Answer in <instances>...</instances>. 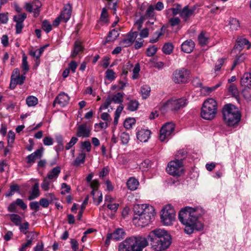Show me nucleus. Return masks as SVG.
I'll use <instances>...</instances> for the list:
<instances>
[{
	"label": "nucleus",
	"instance_id": "f257e3e1",
	"mask_svg": "<svg viewBox=\"0 0 251 251\" xmlns=\"http://www.w3.org/2000/svg\"><path fill=\"white\" fill-rule=\"evenodd\" d=\"M203 213L202 208L186 206L179 212L178 219L185 226L184 232L187 234H192L195 230L201 231L203 224L198 220L199 217Z\"/></svg>",
	"mask_w": 251,
	"mask_h": 251
},
{
	"label": "nucleus",
	"instance_id": "f03ea898",
	"mask_svg": "<svg viewBox=\"0 0 251 251\" xmlns=\"http://www.w3.org/2000/svg\"><path fill=\"white\" fill-rule=\"evenodd\" d=\"M133 211V223L138 226L148 225L154 219L155 214L153 207L148 204L135 205Z\"/></svg>",
	"mask_w": 251,
	"mask_h": 251
},
{
	"label": "nucleus",
	"instance_id": "7ed1b4c3",
	"mask_svg": "<svg viewBox=\"0 0 251 251\" xmlns=\"http://www.w3.org/2000/svg\"><path fill=\"white\" fill-rule=\"evenodd\" d=\"M148 245L147 237L140 235L133 236L120 243L118 251H143Z\"/></svg>",
	"mask_w": 251,
	"mask_h": 251
},
{
	"label": "nucleus",
	"instance_id": "20e7f679",
	"mask_svg": "<svg viewBox=\"0 0 251 251\" xmlns=\"http://www.w3.org/2000/svg\"><path fill=\"white\" fill-rule=\"evenodd\" d=\"M222 113L224 121L227 126H233L240 121V114L233 104H226L223 108Z\"/></svg>",
	"mask_w": 251,
	"mask_h": 251
},
{
	"label": "nucleus",
	"instance_id": "39448f33",
	"mask_svg": "<svg viewBox=\"0 0 251 251\" xmlns=\"http://www.w3.org/2000/svg\"><path fill=\"white\" fill-rule=\"evenodd\" d=\"M217 104L213 99H208L204 101L201 110V117L206 120L213 119L217 113Z\"/></svg>",
	"mask_w": 251,
	"mask_h": 251
},
{
	"label": "nucleus",
	"instance_id": "423d86ee",
	"mask_svg": "<svg viewBox=\"0 0 251 251\" xmlns=\"http://www.w3.org/2000/svg\"><path fill=\"white\" fill-rule=\"evenodd\" d=\"M190 71L185 68L175 70L172 75V80L176 84H185L190 79Z\"/></svg>",
	"mask_w": 251,
	"mask_h": 251
},
{
	"label": "nucleus",
	"instance_id": "0eeeda50",
	"mask_svg": "<svg viewBox=\"0 0 251 251\" xmlns=\"http://www.w3.org/2000/svg\"><path fill=\"white\" fill-rule=\"evenodd\" d=\"M176 212L171 204L164 206L161 212V220L163 225L170 226L175 219Z\"/></svg>",
	"mask_w": 251,
	"mask_h": 251
},
{
	"label": "nucleus",
	"instance_id": "6e6552de",
	"mask_svg": "<svg viewBox=\"0 0 251 251\" xmlns=\"http://www.w3.org/2000/svg\"><path fill=\"white\" fill-rule=\"evenodd\" d=\"M167 173L174 176H179L183 173L182 162L179 159L170 161L166 168Z\"/></svg>",
	"mask_w": 251,
	"mask_h": 251
},
{
	"label": "nucleus",
	"instance_id": "1a4fd4ad",
	"mask_svg": "<svg viewBox=\"0 0 251 251\" xmlns=\"http://www.w3.org/2000/svg\"><path fill=\"white\" fill-rule=\"evenodd\" d=\"M171 235H167L164 238L152 241L151 244V248L155 251H163L168 249L171 245Z\"/></svg>",
	"mask_w": 251,
	"mask_h": 251
},
{
	"label": "nucleus",
	"instance_id": "9d476101",
	"mask_svg": "<svg viewBox=\"0 0 251 251\" xmlns=\"http://www.w3.org/2000/svg\"><path fill=\"white\" fill-rule=\"evenodd\" d=\"M154 6L153 5H150L147 9L145 14L140 16L139 19L135 23L137 27V29L140 30L142 27V24L146 20L156 21V15L154 12Z\"/></svg>",
	"mask_w": 251,
	"mask_h": 251
},
{
	"label": "nucleus",
	"instance_id": "9b49d317",
	"mask_svg": "<svg viewBox=\"0 0 251 251\" xmlns=\"http://www.w3.org/2000/svg\"><path fill=\"white\" fill-rule=\"evenodd\" d=\"M186 105V100L184 98L170 100H168L162 106V110L169 109L177 110Z\"/></svg>",
	"mask_w": 251,
	"mask_h": 251
},
{
	"label": "nucleus",
	"instance_id": "f8f14e48",
	"mask_svg": "<svg viewBox=\"0 0 251 251\" xmlns=\"http://www.w3.org/2000/svg\"><path fill=\"white\" fill-rule=\"evenodd\" d=\"M175 125L171 122L167 123L160 130L159 139L161 141H164L169 138L175 130Z\"/></svg>",
	"mask_w": 251,
	"mask_h": 251
},
{
	"label": "nucleus",
	"instance_id": "ddd939ff",
	"mask_svg": "<svg viewBox=\"0 0 251 251\" xmlns=\"http://www.w3.org/2000/svg\"><path fill=\"white\" fill-rule=\"evenodd\" d=\"M167 235L170 234L166 230L161 228H155L150 232L147 239L148 238L151 242L152 241L160 239L161 237V239L164 238Z\"/></svg>",
	"mask_w": 251,
	"mask_h": 251
},
{
	"label": "nucleus",
	"instance_id": "4468645a",
	"mask_svg": "<svg viewBox=\"0 0 251 251\" xmlns=\"http://www.w3.org/2000/svg\"><path fill=\"white\" fill-rule=\"evenodd\" d=\"M42 4L38 0H35L31 3H26L25 8L29 12H33L34 17H37L40 11V7Z\"/></svg>",
	"mask_w": 251,
	"mask_h": 251
},
{
	"label": "nucleus",
	"instance_id": "2eb2a0df",
	"mask_svg": "<svg viewBox=\"0 0 251 251\" xmlns=\"http://www.w3.org/2000/svg\"><path fill=\"white\" fill-rule=\"evenodd\" d=\"M245 47H246L247 50H249L251 47V44L246 38L242 36L238 37L236 40L234 50L240 51Z\"/></svg>",
	"mask_w": 251,
	"mask_h": 251
},
{
	"label": "nucleus",
	"instance_id": "dca6fc26",
	"mask_svg": "<svg viewBox=\"0 0 251 251\" xmlns=\"http://www.w3.org/2000/svg\"><path fill=\"white\" fill-rule=\"evenodd\" d=\"M70 100V97L64 92L59 94L54 99L52 105L54 107L56 104L63 107L67 105Z\"/></svg>",
	"mask_w": 251,
	"mask_h": 251
},
{
	"label": "nucleus",
	"instance_id": "f3484780",
	"mask_svg": "<svg viewBox=\"0 0 251 251\" xmlns=\"http://www.w3.org/2000/svg\"><path fill=\"white\" fill-rule=\"evenodd\" d=\"M91 128L86 124H83L77 127L76 136L78 137L88 138L91 135Z\"/></svg>",
	"mask_w": 251,
	"mask_h": 251
},
{
	"label": "nucleus",
	"instance_id": "a211bd4d",
	"mask_svg": "<svg viewBox=\"0 0 251 251\" xmlns=\"http://www.w3.org/2000/svg\"><path fill=\"white\" fill-rule=\"evenodd\" d=\"M43 151L44 148L42 147L28 155L26 157L27 163L32 164L35 163L36 159L40 158L42 156Z\"/></svg>",
	"mask_w": 251,
	"mask_h": 251
},
{
	"label": "nucleus",
	"instance_id": "6ab92c4d",
	"mask_svg": "<svg viewBox=\"0 0 251 251\" xmlns=\"http://www.w3.org/2000/svg\"><path fill=\"white\" fill-rule=\"evenodd\" d=\"M151 131L149 129H141L136 133L138 140L142 142H146L150 138Z\"/></svg>",
	"mask_w": 251,
	"mask_h": 251
},
{
	"label": "nucleus",
	"instance_id": "aec40b11",
	"mask_svg": "<svg viewBox=\"0 0 251 251\" xmlns=\"http://www.w3.org/2000/svg\"><path fill=\"white\" fill-rule=\"evenodd\" d=\"M72 6L70 3H67L65 5L63 10L61 13L60 16L62 17V20L66 23L70 19L72 13Z\"/></svg>",
	"mask_w": 251,
	"mask_h": 251
},
{
	"label": "nucleus",
	"instance_id": "412c9836",
	"mask_svg": "<svg viewBox=\"0 0 251 251\" xmlns=\"http://www.w3.org/2000/svg\"><path fill=\"white\" fill-rule=\"evenodd\" d=\"M195 46V43L193 41L190 39L184 41L181 44V49L182 51L183 52L187 53H190L193 51Z\"/></svg>",
	"mask_w": 251,
	"mask_h": 251
},
{
	"label": "nucleus",
	"instance_id": "4be33fe9",
	"mask_svg": "<svg viewBox=\"0 0 251 251\" xmlns=\"http://www.w3.org/2000/svg\"><path fill=\"white\" fill-rule=\"evenodd\" d=\"M194 12V9H189V6L186 5L183 7L180 12V16L186 22L193 14Z\"/></svg>",
	"mask_w": 251,
	"mask_h": 251
},
{
	"label": "nucleus",
	"instance_id": "5701e85b",
	"mask_svg": "<svg viewBox=\"0 0 251 251\" xmlns=\"http://www.w3.org/2000/svg\"><path fill=\"white\" fill-rule=\"evenodd\" d=\"M240 84L243 87L251 88V73H245L241 77Z\"/></svg>",
	"mask_w": 251,
	"mask_h": 251
},
{
	"label": "nucleus",
	"instance_id": "b1692460",
	"mask_svg": "<svg viewBox=\"0 0 251 251\" xmlns=\"http://www.w3.org/2000/svg\"><path fill=\"white\" fill-rule=\"evenodd\" d=\"M83 50V47L82 46L81 43L79 41H76L75 42L74 46V50H73L71 57L72 58L75 57L80 52Z\"/></svg>",
	"mask_w": 251,
	"mask_h": 251
},
{
	"label": "nucleus",
	"instance_id": "393cba45",
	"mask_svg": "<svg viewBox=\"0 0 251 251\" xmlns=\"http://www.w3.org/2000/svg\"><path fill=\"white\" fill-rule=\"evenodd\" d=\"M110 234V236H112V239L119 241L124 237L125 232L123 229L118 228Z\"/></svg>",
	"mask_w": 251,
	"mask_h": 251
},
{
	"label": "nucleus",
	"instance_id": "a878e982",
	"mask_svg": "<svg viewBox=\"0 0 251 251\" xmlns=\"http://www.w3.org/2000/svg\"><path fill=\"white\" fill-rule=\"evenodd\" d=\"M61 172V168L59 166H57L53 168L49 172L47 175V177L49 179H56L58 176Z\"/></svg>",
	"mask_w": 251,
	"mask_h": 251
},
{
	"label": "nucleus",
	"instance_id": "bb28decb",
	"mask_svg": "<svg viewBox=\"0 0 251 251\" xmlns=\"http://www.w3.org/2000/svg\"><path fill=\"white\" fill-rule=\"evenodd\" d=\"M39 195V184L36 183L33 186L31 194L28 197V200L31 201L38 197Z\"/></svg>",
	"mask_w": 251,
	"mask_h": 251
},
{
	"label": "nucleus",
	"instance_id": "cd10ccee",
	"mask_svg": "<svg viewBox=\"0 0 251 251\" xmlns=\"http://www.w3.org/2000/svg\"><path fill=\"white\" fill-rule=\"evenodd\" d=\"M138 185V181L134 177L129 178L126 182L128 188L131 191L135 190Z\"/></svg>",
	"mask_w": 251,
	"mask_h": 251
},
{
	"label": "nucleus",
	"instance_id": "c85d7f7f",
	"mask_svg": "<svg viewBox=\"0 0 251 251\" xmlns=\"http://www.w3.org/2000/svg\"><path fill=\"white\" fill-rule=\"evenodd\" d=\"M91 194L93 196L94 202L99 205L102 200V193L100 191L95 192L94 190L91 191Z\"/></svg>",
	"mask_w": 251,
	"mask_h": 251
},
{
	"label": "nucleus",
	"instance_id": "c756f323",
	"mask_svg": "<svg viewBox=\"0 0 251 251\" xmlns=\"http://www.w3.org/2000/svg\"><path fill=\"white\" fill-rule=\"evenodd\" d=\"M119 36L118 31L114 29L110 31L106 38L107 42H110L115 41Z\"/></svg>",
	"mask_w": 251,
	"mask_h": 251
},
{
	"label": "nucleus",
	"instance_id": "7c9ffc66",
	"mask_svg": "<svg viewBox=\"0 0 251 251\" xmlns=\"http://www.w3.org/2000/svg\"><path fill=\"white\" fill-rule=\"evenodd\" d=\"M208 37L203 31L201 32L198 37L199 44L201 46L206 45L208 42Z\"/></svg>",
	"mask_w": 251,
	"mask_h": 251
},
{
	"label": "nucleus",
	"instance_id": "2f4dec72",
	"mask_svg": "<svg viewBox=\"0 0 251 251\" xmlns=\"http://www.w3.org/2000/svg\"><path fill=\"white\" fill-rule=\"evenodd\" d=\"M228 26L231 31H236L240 27L239 21L236 18H232L230 19Z\"/></svg>",
	"mask_w": 251,
	"mask_h": 251
},
{
	"label": "nucleus",
	"instance_id": "473e14b6",
	"mask_svg": "<svg viewBox=\"0 0 251 251\" xmlns=\"http://www.w3.org/2000/svg\"><path fill=\"white\" fill-rule=\"evenodd\" d=\"M139 102L136 100H130L127 103V109L130 111H135L137 110Z\"/></svg>",
	"mask_w": 251,
	"mask_h": 251
},
{
	"label": "nucleus",
	"instance_id": "72a5a7b5",
	"mask_svg": "<svg viewBox=\"0 0 251 251\" xmlns=\"http://www.w3.org/2000/svg\"><path fill=\"white\" fill-rule=\"evenodd\" d=\"M38 102V99L33 96H30L27 97L26 102L29 107L35 106Z\"/></svg>",
	"mask_w": 251,
	"mask_h": 251
},
{
	"label": "nucleus",
	"instance_id": "f704fd0d",
	"mask_svg": "<svg viewBox=\"0 0 251 251\" xmlns=\"http://www.w3.org/2000/svg\"><path fill=\"white\" fill-rule=\"evenodd\" d=\"M251 88L248 87H244V88L242 90L241 93L245 98L247 101L251 100Z\"/></svg>",
	"mask_w": 251,
	"mask_h": 251
},
{
	"label": "nucleus",
	"instance_id": "c9c22d12",
	"mask_svg": "<svg viewBox=\"0 0 251 251\" xmlns=\"http://www.w3.org/2000/svg\"><path fill=\"white\" fill-rule=\"evenodd\" d=\"M151 88L149 85H143L141 88V93L144 99H147L150 95Z\"/></svg>",
	"mask_w": 251,
	"mask_h": 251
},
{
	"label": "nucleus",
	"instance_id": "e433bc0d",
	"mask_svg": "<svg viewBox=\"0 0 251 251\" xmlns=\"http://www.w3.org/2000/svg\"><path fill=\"white\" fill-rule=\"evenodd\" d=\"M26 238L27 239L30 238V239H27L26 243H24L22 245L21 248L19 249H20V251H24L25 248L28 247L31 244L33 240L35 238V234L33 233H31V235H27Z\"/></svg>",
	"mask_w": 251,
	"mask_h": 251
},
{
	"label": "nucleus",
	"instance_id": "4c0bfd02",
	"mask_svg": "<svg viewBox=\"0 0 251 251\" xmlns=\"http://www.w3.org/2000/svg\"><path fill=\"white\" fill-rule=\"evenodd\" d=\"M135 123L136 120L134 118H126L124 122V126L126 128L129 129L132 128L133 125L135 124Z\"/></svg>",
	"mask_w": 251,
	"mask_h": 251
},
{
	"label": "nucleus",
	"instance_id": "58836bf2",
	"mask_svg": "<svg viewBox=\"0 0 251 251\" xmlns=\"http://www.w3.org/2000/svg\"><path fill=\"white\" fill-rule=\"evenodd\" d=\"M10 218L16 226H19L22 222V218L18 214H12L10 215Z\"/></svg>",
	"mask_w": 251,
	"mask_h": 251
},
{
	"label": "nucleus",
	"instance_id": "ea45409f",
	"mask_svg": "<svg viewBox=\"0 0 251 251\" xmlns=\"http://www.w3.org/2000/svg\"><path fill=\"white\" fill-rule=\"evenodd\" d=\"M86 154L85 153H80L75 158L74 164L76 166H79L80 164H82L85 160Z\"/></svg>",
	"mask_w": 251,
	"mask_h": 251
},
{
	"label": "nucleus",
	"instance_id": "a19ab883",
	"mask_svg": "<svg viewBox=\"0 0 251 251\" xmlns=\"http://www.w3.org/2000/svg\"><path fill=\"white\" fill-rule=\"evenodd\" d=\"M174 46L172 44L170 43H165L163 48V52L166 54H170L173 50Z\"/></svg>",
	"mask_w": 251,
	"mask_h": 251
},
{
	"label": "nucleus",
	"instance_id": "79ce46f5",
	"mask_svg": "<svg viewBox=\"0 0 251 251\" xmlns=\"http://www.w3.org/2000/svg\"><path fill=\"white\" fill-rule=\"evenodd\" d=\"M228 90L229 93L234 97H236L238 96L239 92L236 86L234 84H230L228 88Z\"/></svg>",
	"mask_w": 251,
	"mask_h": 251
},
{
	"label": "nucleus",
	"instance_id": "37998d69",
	"mask_svg": "<svg viewBox=\"0 0 251 251\" xmlns=\"http://www.w3.org/2000/svg\"><path fill=\"white\" fill-rule=\"evenodd\" d=\"M26 16L27 15L25 13H23L21 14L15 15L13 17V20L16 23H23Z\"/></svg>",
	"mask_w": 251,
	"mask_h": 251
},
{
	"label": "nucleus",
	"instance_id": "c03bdc74",
	"mask_svg": "<svg viewBox=\"0 0 251 251\" xmlns=\"http://www.w3.org/2000/svg\"><path fill=\"white\" fill-rule=\"evenodd\" d=\"M222 85L221 82L218 83L216 85L212 86V87H202L201 90L205 92L206 94H209L212 92L215 91L216 89H217L218 87H219Z\"/></svg>",
	"mask_w": 251,
	"mask_h": 251
},
{
	"label": "nucleus",
	"instance_id": "a18cd8bd",
	"mask_svg": "<svg viewBox=\"0 0 251 251\" xmlns=\"http://www.w3.org/2000/svg\"><path fill=\"white\" fill-rule=\"evenodd\" d=\"M111 100L116 103H122L123 101V94L120 92L117 93Z\"/></svg>",
	"mask_w": 251,
	"mask_h": 251
},
{
	"label": "nucleus",
	"instance_id": "49530a36",
	"mask_svg": "<svg viewBox=\"0 0 251 251\" xmlns=\"http://www.w3.org/2000/svg\"><path fill=\"white\" fill-rule=\"evenodd\" d=\"M140 71V65L139 63H136L132 70L133 75L132 78L133 79H136L138 78Z\"/></svg>",
	"mask_w": 251,
	"mask_h": 251
},
{
	"label": "nucleus",
	"instance_id": "de8ad7c7",
	"mask_svg": "<svg viewBox=\"0 0 251 251\" xmlns=\"http://www.w3.org/2000/svg\"><path fill=\"white\" fill-rule=\"evenodd\" d=\"M107 17V10L106 8H103L100 14V21L105 24L108 23V20Z\"/></svg>",
	"mask_w": 251,
	"mask_h": 251
},
{
	"label": "nucleus",
	"instance_id": "09e8293b",
	"mask_svg": "<svg viewBox=\"0 0 251 251\" xmlns=\"http://www.w3.org/2000/svg\"><path fill=\"white\" fill-rule=\"evenodd\" d=\"M19 226L20 232L24 234H26L27 233V230L29 227V224L27 222H25L23 224L21 223Z\"/></svg>",
	"mask_w": 251,
	"mask_h": 251
},
{
	"label": "nucleus",
	"instance_id": "8fccbe9b",
	"mask_svg": "<svg viewBox=\"0 0 251 251\" xmlns=\"http://www.w3.org/2000/svg\"><path fill=\"white\" fill-rule=\"evenodd\" d=\"M115 73L113 70L108 69L105 72V77L107 79L112 81L115 79Z\"/></svg>",
	"mask_w": 251,
	"mask_h": 251
},
{
	"label": "nucleus",
	"instance_id": "3c124183",
	"mask_svg": "<svg viewBox=\"0 0 251 251\" xmlns=\"http://www.w3.org/2000/svg\"><path fill=\"white\" fill-rule=\"evenodd\" d=\"M42 27L43 29L47 33L50 32L52 29L51 25L47 20H44L42 22Z\"/></svg>",
	"mask_w": 251,
	"mask_h": 251
},
{
	"label": "nucleus",
	"instance_id": "603ef678",
	"mask_svg": "<svg viewBox=\"0 0 251 251\" xmlns=\"http://www.w3.org/2000/svg\"><path fill=\"white\" fill-rule=\"evenodd\" d=\"M157 50V48L155 46H150L147 50V55L149 57L153 56Z\"/></svg>",
	"mask_w": 251,
	"mask_h": 251
},
{
	"label": "nucleus",
	"instance_id": "864d4df0",
	"mask_svg": "<svg viewBox=\"0 0 251 251\" xmlns=\"http://www.w3.org/2000/svg\"><path fill=\"white\" fill-rule=\"evenodd\" d=\"M246 56L244 54H242L240 56H238L233 62L231 70H233L237 64L243 62Z\"/></svg>",
	"mask_w": 251,
	"mask_h": 251
},
{
	"label": "nucleus",
	"instance_id": "5fc2aeb1",
	"mask_svg": "<svg viewBox=\"0 0 251 251\" xmlns=\"http://www.w3.org/2000/svg\"><path fill=\"white\" fill-rule=\"evenodd\" d=\"M120 138L123 144H127L130 138L128 133L125 132H123L121 133Z\"/></svg>",
	"mask_w": 251,
	"mask_h": 251
},
{
	"label": "nucleus",
	"instance_id": "6e6d98bb",
	"mask_svg": "<svg viewBox=\"0 0 251 251\" xmlns=\"http://www.w3.org/2000/svg\"><path fill=\"white\" fill-rule=\"evenodd\" d=\"M138 35V32L137 31H134V32H129L126 35V38L128 40H130L131 41V43L132 44L133 43V42L135 41V39L137 37Z\"/></svg>",
	"mask_w": 251,
	"mask_h": 251
},
{
	"label": "nucleus",
	"instance_id": "4d7b16f0",
	"mask_svg": "<svg viewBox=\"0 0 251 251\" xmlns=\"http://www.w3.org/2000/svg\"><path fill=\"white\" fill-rule=\"evenodd\" d=\"M161 31H156L154 33V36H155V37H152L150 40V42L151 43H154L158 41L159 38L163 35V33L162 31L163 30V28H161L160 29Z\"/></svg>",
	"mask_w": 251,
	"mask_h": 251
},
{
	"label": "nucleus",
	"instance_id": "13d9d810",
	"mask_svg": "<svg viewBox=\"0 0 251 251\" xmlns=\"http://www.w3.org/2000/svg\"><path fill=\"white\" fill-rule=\"evenodd\" d=\"M50 184V181L48 178V177H46L44 179L42 183L41 184V188L44 191H48L49 189V186Z\"/></svg>",
	"mask_w": 251,
	"mask_h": 251
},
{
	"label": "nucleus",
	"instance_id": "bf43d9fd",
	"mask_svg": "<svg viewBox=\"0 0 251 251\" xmlns=\"http://www.w3.org/2000/svg\"><path fill=\"white\" fill-rule=\"evenodd\" d=\"M22 68L24 71H25V73H26L29 70V67L28 65V62L27 61V57L24 54L22 58Z\"/></svg>",
	"mask_w": 251,
	"mask_h": 251
},
{
	"label": "nucleus",
	"instance_id": "052dcab7",
	"mask_svg": "<svg viewBox=\"0 0 251 251\" xmlns=\"http://www.w3.org/2000/svg\"><path fill=\"white\" fill-rule=\"evenodd\" d=\"M181 6L180 4H177L176 7H173L169 9L168 10L171 11L173 16H176L178 14H180V12L181 11Z\"/></svg>",
	"mask_w": 251,
	"mask_h": 251
},
{
	"label": "nucleus",
	"instance_id": "680f3d73",
	"mask_svg": "<svg viewBox=\"0 0 251 251\" xmlns=\"http://www.w3.org/2000/svg\"><path fill=\"white\" fill-rule=\"evenodd\" d=\"M8 139L7 142H8V146H10V147H11L12 146H10V144H13L15 138V133L13 131L10 130L8 133Z\"/></svg>",
	"mask_w": 251,
	"mask_h": 251
},
{
	"label": "nucleus",
	"instance_id": "e2e57ef3",
	"mask_svg": "<svg viewBox=\"0 0 251 251\" xmlns=\"http://www.w3.org/2000/svg\"><path fill=\"white\" fill-rule=\"evenodd\" d=\"M78 141V139L76 137H73L70 141L67 143L65 147V149L66 150H69Z\"/></svg>",
	"mask_w": 251,
	"mask_h": 251
},
{
	"label": "nucleus",
	"instance_id": "0e129e2a",
	"mask_svg": "<svg viewBox=\"0 0 251 251\" xmlns=\"http://www.w3.org/2000/svg\"><path fill=\"white\" fill-rule=\"evenodd\" d=\"M81 148L83 150H86L87 152H90L91 150V145L90 142L88 141L82 142Z\"/></svg>",
	"mask_w": 251,
	"mask_h": 251
},
{
	"label": "nucleus",
	"instance_id": "69168bd1",
	"mask_svg": "<svg viewBox=\"0 0 251 251\" xmlns=\"http://www.w3.org/2000/svg\"><path fill=\"white\" fill-rule=\"evenodd\" d=\"M186 153L184 150L179 151L176 154V156L177 158L176 159H179V160H181L182 162L183 159L186 157Z\"/></svg>",
	"mask_w": 251,
	"mask_h": 251
},
{
	"label": "nucleus",
	"instance_id": "338daca9",
	"mask_svg": "<svg viewBox=\"0 0 251 251\" xmlns=\"http://www.w3.org/2000/svg\"><path fill=\"white\" fill-rule=\"evenodd\" d=\"M90 186L93 189L92 191L95 190V192H99V191H98L99 182L98 180L95 179L92 181L90 183Z\"/></svg>",
	"mask_w": 251,
	"mask_h": 251
},
{
	"label": "nucleus",
	"instance_id": "774afa93",
	"mask_svg": "<svg viewBox=\"0 0 251 251\" xmlns=\"http://www.w3.org/2000/svg\"><path fill=\"white\" fill-rule=\"evenodd\" d=\"M169 22L171 26H175L180 23V20L178 17H173L169 19Z\"/></svg>",
	"mask_w": 251,
	"mask_h": 251
}]
</instances>
